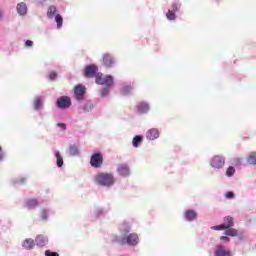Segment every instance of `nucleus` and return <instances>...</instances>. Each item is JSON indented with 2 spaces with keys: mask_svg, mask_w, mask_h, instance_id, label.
<instances>
[{
  "mask_svg": "<svg viewBox=\"0 0 256 256\" xmlns=\"http://www.w3.org/2000/svg\"><path fill=\"white\" fill-rule=\"evenodd\" d=\"M90 165L94 169H99L103 167V154L101 153H94L90 158Z\"/></svg>",
  "mask_w": 256,
  "mask_h": 256,
  "instance_id": "7ed1b4c3",
  "label": "nucleus"
},
{
  "mask_svg": "<svg viewBox=\"0 0 256 256\" xmlns=\"http://www.w3.org/2000/svg\"><path fill=\"white\" fill-rule=\"evenodd\" d=\"M223 225L226 227V229H230L231 227H233V225H235L233 217H231V216L224 217Z\"/></svg>",
  "mask_w": 256,
  "mask_h": 256,
  "instance_id": "f3484780",
  "label": "nucleus"
},
{
  "mask_svg": "<svg viewBox=\"0 0 256 256\" xmlns=\"http://www.w3.org/2000/svg\"><path fill=\"white\" fill-rule=\"evenodd\" d=\"M55 21L57 23L58 29H61V27H63V17L60 14H57L55 16Z\"/></svg>",
  "mask_w": 256,
  "mask_h": 256,
  "instance_id": "bb28decb",
  "label": "nucleus"
},
{
  "mask_svg": "<svg viewBox=\"0 0 256 256\" xmlns=\"http://www.w3.org/2000/svg\"><path fill=\"white\" fill-rule=\"evenodd\" d=\"M25 47H33V41L27 40V41L25 42Z\"/></svg>",
  "mask_w": 256,
  "mask_h": 256,
  "instance_id": "a19ab883",
  "label": "nucleus"
},
{
  "mask_svg": "<svg viewBox=\"0 0 256 256\" xmlns=\"http://www.w3.org/2000/svg\"><path fill=\"white\" fill-rule=\"evenodd\" d=\"M166 17L169 21H175L177 19V16L175 15V12L173 10H168L166 13Z\"/></svg>",
  "mask_w": 256,
  "mask_h": 256,
  "instance_id": "a878e982",
  "label": "nucleus"
},
{
  "mask_svg": "<svg viewBox=\"0 0 256 256\" xmlns=\"http://www.w3.org/2000/svg\"><path fill=\"white\" fill-rule=\"evenodd\" d=\"M141 141H143L141 136H135L132 141L133 147H139V143H141Z\"/></svg>",
  "mask_w": 256,
  "mask_h": 256,
  "instance_id": "c85d7f7f",
  "label": "nucleus"
},
{
  "mask_svg": "<svg viewBox=\"0 0 256 256\" xmlns=\"http://www.w3.org/2000/svg\"><path fill=\"white\" fill-rule=\"evenodd\" d=\"M226 199H235V193L233 192H227L225 194Z\"/></svg>",
  "mask_w": 256,
  "mask_h": 256,
  "instance_id": "c9c22d12",
  "label": "nucleus"
},
{
  "mask_svg": "<svg viewBox=\"0 0 256 256\" xmlns=\"http://www.w3.org/2000/svg\"><path fill=\"white\" fill-rule=\"evenodd\" d=\"M57 126L61 127L63 129V131H65L67 129V125H65V123H58Z\"/></svg>",
  "mask_w": 256,
  "mask_h": 256,
  "instance_id": "79ce46f5",
  "label": "nucleus"
},
{
  "mask_svg": "<svg viewBox=\"0 0 256 256\" xmlns=\"http://www.w3.org/2000/svg\"><path fill=\"white\" fill-rule=\"evenodd\" d=\"M25 181H27V179H25V178H21V179L19 180V182L22 183V184L25 183Z\"/></svg>",
  "mask_w": 256,
  "mask_h": 256,
  "instance_id": "c03bdc74",
  "label": "nucleus"
},
{
  "mask_svg": "<svg viewBox=\"0 0 256 256\" xmlns=\"http://www.w3.org/2000/svg\"><path fill=\"white\" fill-rule=\"evenodd\" d=\"M48 242L49 240L47 239V237L43 235H38L35 239V243L38 247H45V245H47Z\"/></svg>",
  "mask_w": 256,
  "mask_h": 256,
  "instance_id": "ddd939ff",
  "label": "nucleus"
},
{
  "mask_svg": "<svg viewBox=\"0 0 256 256\" xmlns=\"http://www.w3.org/2000/svg\"><path fill=\"white\" fill-rule=\"evenodd\" d=\"M56 105L59 109H68V107H71V98L69 96H61L57 99Z\"/></svg>",
  "mask_w": 256,
  "mask_h": 256,
  "instance_id": "423d86ee",
  "label": "nucleus"
},
{
  "mask_svg": "<svg viewBox=\"0 0 256 256\" xmlns=\"http://www.w3.org/2000/svg\"><path fill=\"white\" fill-rule=\"evenodd\" d=\"M233 175H235V168L233 166H230L226 170V176L233 177Z\"/></svg>",
  "mask_w": 256,
  "mask_h": 256,
  "instance_id": "7c9ffc66",
  "label": "nucleus"
},
{
  "mask_svg": "<svg viewBox=\"0 0 256 256\" xmlns=\"http://www.w3.org/2000/svg\"><path fill=\"white\" fill-rule=\"evenodd\" d=\"M56 157V163L58 167H63V156H61V153L59 151L55 152Z\"/></svg>",
  "mask_w": 256,
  "mask_h": 256,
  "instance_id": "5701e85b",
  "label": "nucleus"
},
{
  "mask_svg": "<svg viewBox=\"0 0 256 256\" xmlns=\"http://www.w3.org/2000/svg\"><path fill=\"white\" fill-rule=\"evenodd\" d=\"M41 105H42V102H41V99L37 98L35 101H34V109H41Z\"/></svg>",
  "mask_w": 256,
  "mask_h": 256,
  "instance_id": "473e14b6",
  "label": "nucleus"
},
{
  "mask_svg": "<svg viewBox=\"0 0 256 256\" xmlns=\"http://www.w3.org/2000/svg\"><path fill=\"white\" fill-rule=\"evenodd\" d=\"M41 219H42V221H47V211H45V210L42 211Z\"/></svg>",
  "mask_w": 256,
  "mask_h": 256,
  "instance_id": "4c0bfd02",
  "label": "nucleus"
},
{
  "mask_svg": "<svg viewBox=\"0 0 256 256\" xmlns=\"http://www.w3.org/2000/svg\"><path fill=\"white\" fill-rule=\"evenodd\" d=\"M103 65L105 67H113L115 65V58L111 54H105L103 57Z\"/></svg>",
  "mask_w": 256,
  "mask_h": 256,
  "instance_id": "9d476101",
  "label": "nucleus"
},
{
  "mask_svg": "<svg viewBox=\"0 0 256 256\" xmlns=\"http://www.w3.org/2000/svg\"><path fill=\"white\" fill-rule=\"evenodd\" d=\"M215 256H231V251L225 249V246L219 245L214 252Z\"/></svg>",
  "mask_w": 256,
  "mask_h": 256,
  "instance_id": "1a4fd4ad",
  "label": "nucleus"
},
{
  "mask_svg": "<svg viewBox=\"0 0 256 256\" xmlns=\"http://www.w3.org/2000/svg\"><path fill=\"white\" fill-rule=\"evenodd\" d=\"M107 95H109V87H106L101 91V97H107Z\"/></svg>",
  "mask_w": 256,
  "mask_h": 256,
  "instance_id": "f704fd0d",
  "label": "nucleus"
},
{
  "mask_svg": "<svg viewBox=\"0 0 256 256\" xmlns=\"http://www.w3.org/2000/svg\"><path fill=\"white\" fill-rule=\"evenodd\" d=\"M224 235H227L228 237H237V235H239V231L230 227L225 230Z\"/></svg>",
  "mask_w": 256,
  "mask_h": 256,
  "instance_id": "a211bd4d",
  "label": "nucleus"
},
{
  "mask_svg": "<svg viewBox=\"0 0 256 256\" xmlns=\"http://www.w3.org/2000/svg\"><path fill=\"white\" fill-rule=\"evenodd\" d=\"M117 173L122 177H128L130 173L129 166L127 164H120L117 168Z\"/></svg>",
  "mask_w": 256,
  "mask_h": 256,
  "instance_id": "9b49d317",
  "label": "nucleus"
},
{
  "mask_svg": "<svg viewBox=\"0 0 256 256\" xmlns=\"http://www.w3.org/2000/svg\"><path fill=\"white\" fill-rule=\"evenodd\" d=\"M234 165H241V159L235 158L234 159Z\"/></svg>",
  "mask_w": 256,
  "mask_h": 256,
  "instance_id": "37998d69",
  "label": "nucleus"
},
{
  "mask_svg": "<svg viewBox=\"0 0 256 256\" xmlns=\"http://www.w3.org/2000/svg\"><path fill=\"white\" fill-rule=\"evenodd\" d=\"M97 71H99V68L96 65H88L85 67L84 76H86L89 79L93 77L97 79V75H99Z\"/></svg>",
  "mask_w": 256,
  "mask_h": 256,
  "instance_id": "39448f33",
  "label": "nucleus"
},
{
  "mask_svg": "<svg viewBox=\"0 0 256 256\" xmlns=\"http://www.w3.org/2000/svg\"><path fill=\"white\" fill-rule=\"evenodd\" d=\"M1 149H2V148H1V146H0V151H1Z\"/></svg>",
  "mask_w": 256,
  "mask_h": 256,
  "instance_id": "49530a36",
  "label": "nucleus"
},
{
  "mask_svg": "<svg viewBox=\"0 0 256 256\" xmlns=\"http://www.w3.org/2000/svg\"><path fill=\"white\" fill-rule=\"evenodd\" d=\"M55 13H57V7L55 5H51L47 11L48 19H53V17H55Z\"/></svg>",
  "mask_w": 256,
  "mask_h": 256,
  "instance_id": "6ab92c4d",
  "label": "nucleus"
},
{
  "mask_svg": "<svg viewBox=\"0 0 256 256\" xmlns=\"http://www.w3.org/2000/svg\"><path fill=\"white\" fill-rule=\"evenodd\" d=\"M96 83L97 85H105V87H113V76L103 77V74H97Z\"/></svg>",
  "mask_w": 256,
  "mask_h": 256,
  "instance_id": "20e7f679",
  "label": "nucleus"
},
{
  "mask_svg": "<svg viewBox=\"0 0 256 256\" xmlns=\"http://www.w3.org/2000/svg\"><path fill=\"white\" fill-rule=\"evenodd\" d=\"M146 137L150 141H155V139H158V137H159V130H157L155 128L148 130L146 133Z\"/></svg>",
  "mask_w": 256,
  "mask_h": 256,
  "instance_id": "f8f14e48",
  "label": "nucleus"
},
{
  "mask_svg": "<svg viewBox=\"0 0 256 256\" xmlns=\"http://www.w3.org/2000/svg\"><path fill=\"white\" fill-rule=\"evenodd\" d=\"M120 232L123 234V235H127V233H130L131 232V226L127 223H123L120 225Z\"/></svg>",
  "mask_w": 256,
  "mask_h": 256,
  "instance_id": "412c9836",
  "label": "nucleus"
},
{
  "mask_svg": "<svg viewBox=\"0 0 256 256\" xmlns=\"http://www.w3.org/2000/svg\"><path fill=\"white\" fill-rule=\"evenodd\" d=\"M185 217L187 221H195V219H197V212L194 210H187L185 212Z\"/></svg>",
  "mask_w": 256,
  "mask_h": 256,
  "instance_id": "dca6fc26",
  "label": "nucleus"
},
{
  "mask_svg": "<svg viewBox=\"0 0 256 256\" xmlns=\"http://www.w3.org/2000/svg\"><path fill=\"white\" fill-rule=\"evenodd\" d=\"M49 79H50V81H55V79H57V72H55V71L50 72Z\"/></svg>",
  "mask_w": 256,
  "mask_h": 256,
  "instance_id": "72a5a7b5",
  "label": "nucleus"
},
{
  "mask_svg": "<svg viewBox=\"0 0 256 256\" xmlns=\"http://www.w3.org/2000/svg\"><path fill=\"white\" fill-rule=\"evenodd\" d=\"M90 109H93V105L92 104H86L84 106V111H89Z\"/></svg>",
  "mask_w": 256,
  "mask_h": 256,
  "instance_id": "58836bf2",
  "label": "nucleus"
},
{
  "mask_svg": "<svg viewBox=\"0 0 256 256\" xmlns=\"http://www.w3.org/2000/svg\"><path fill=\"white\" fill-rule=\"evenodd\" d=\"M131 91H133V86H131V85H126L122 89L123 95H129L131 93Z\"/></svg>",
  "mask_w": 256,
  "mask_h": 256,
  "instance_id": "cd10ccee",
  "label": "nucleus"
},
{
  "mask_svg": "<svg viewBox=\"0 0 256 256\" xmlns=\"http://www.w3.org/2000/svg\"><path fill=\"white\" fill-rule=\"evenodd\" d=\"M22 247L24 249H27L28 251H31V249H33V247H35V241L31 238H27L23 241Z\"/></svg>",
  "mask_w": 256,
  "mask_h": 256,
  "instance_id": "4468645a",
  "label": "nucleus"
},
{
  "mask_svg": "<svg viewBox=\"0 0 256 256\" xmlns=\"http://www.w3.org/2000/svg\"><path fill=\"white\" fill-rule=\"evenodd\" d=\"M118 243L120 245H131L135 247V245L139 244V236L136 233H131L128 236L118 240Z\"/></svg>",
  "mask_w": 256,
  "mask_h": 256,
  "instance_id": "f03ea898",
  "label": "nucleus"
},
{
  "mask_svg": "<svg viewBox=\"0 0 256 256\" xmlns=\"http://www.w3.org/2000/svg\"><path fill=\"white\" fill-rule=\"evenodd\" d=\"M210 165L214 169H221L225 166V158L223 156L216 155L212 158Z\"/></svg>",
  "mask_w": 256,
  "mask_h": 256,
  "instance_id": "0eeeda50",
  "label": "nucleus"
},
{
  "mask_svg": "<svg viewBox=\"0 0 256 256\" xmlns=\"http://www.w3.org/2000/svg\"><path fill=\"white\" fill-rule=\"evenodd\" d=\"M16 9L19 15H27V4L24 2L19 3Z\"/></svg>",
  "mask_w": 256,
  "mask_h": 256,
  "instance_id": "2eb2a0df",
  "label": "nucleus"
},
{
  "mask_svg": "<svg viewBox=\"0 0 256 256\" xmlns=\"http://www.w3.org/2000/svg\"><path fill=\"white\" fill-rule=\"evenodd\" d=\"M212 231H225L227 228L224 226V224H220L217 226L211 227Z\"/></svg>",
  "mask_w": 256,
  "mask_h": 256,
  "instance_id": "2f4dec72",
  "label": "nucleus"
},
{
  "mask_svg": "<svg viewBox=\"0 0 256 256\" xmlns=\"http://www.w3.org/2000/svg\"><path fill=\"white\" fill-rule=\"evenodd\" d=\"M247 161L250 165H256V153L255 152H252L248 158H247Z\"/></svg>",
  "mask_w": 256,
  "mask_h": 256,
  "instance_id": "393cba45",
  "label": "nucleus"
},
{
  "mask_svg": "<svg viewBox=\"0 0 256 256\" xmlns=\"http://www.w3.org/2000/svg\"><path fill=\"white\" fill-rule=\"evenodd\" d=\"M45 255H46V256H59V253H57V252H51V251H49V250H46V251H45Z\"/></svg>",
  "mask_w": 256,
  "mask_h": 256,
  "instance_id": "e433bc0d",
  "label": "nucleus"
},
{
  "mask_svg": "<svg viewBox=\"0 0 256 256\" xmlns=\"http://www.w3.org/2000/svg\"><path fill=\"white\" fill-rule=\"evenodd\" d=\"M1 161H3V156H0V163H1Z\"/></svg>",
  "mask_w": 256,
  "mask_h": 256,
  "instance_id": "a18cd8bd",
  "label": "nucleus"
},
{
  "mask_svg": "<svg viewBox=\"0 0 256 256\" xmlns=\"http://www.w3.org/2000/svg\"><path fill=\"white\" fill-rule=\"evenodd\" d=\"M95 183L98 185H102L103 187H111L113 183H115V178L113 177V174L109 173H98L94 177Z\"/></svg>",
  "mask_w": 256,
  "mask_h": 256,
  "instance_id": "f257e3e1",
  "label": "nucleus"
},
{
  "mask_svg": "<svg viewBox=\"0 0 256 256\" xmlns=\"http://www.w3.org/2000/svg\"><path fill=\"white\" fill-rule=\"evenodd\" d=\"M69 153L72 157H75L76 155H79V148L75 145H72L69 147Z\"/></svg>",
  "mask_w": 256,
  "mask_h": 256,
  "instance_id": "b1692460",
  "label": "nucleus"
},
{
  "mask_svg": "<svg viewBox=\"0 0 256 256\" xmlns=\"http://www.w3.org/2000/svg\"><path fill=\"white\" fill-rule=\"evenodd\" d=\"M220 240L221 241H226V243H229V241H231V239L229 237H227V236H221Z\"/></svg>",
  "mask_w": 256,
  "mask_h": 256,
  "instance_id": "ea45409f",
  "label": "nucleus"
},
{
  "mask_svg": "<svg viewBox=\"0 0 256 256\" xmlns=\"http://www.w3.org/2000/svg\"><path fill=\"white\" fill-rule=\"evenodd\" d=\"M26 207H28V209H31L33 207H39V202L37 201V199H28L25 202Z\"/></svg>",
  "mask_w": 256,
  "mask_h": 256,
  "instance_id": "aec40b11",
  "label": "nucleus"
},
{
  "mask_svg": "<svg viewBox=\"0 0 256 256\" xmlns=\"http://www.w3.org/2000/svg\"><path fill=\"white\" fill-rule=\"evenodd\" d=\"M179 9H181V2L180 1H174L172 3V11L177 12L179 11Z\"/></svg>",
  "mask_w": 256,
  "mask_h": 256,
  "instance_id": "c756f323",
  "label": "nucleus"
},
{
  "mask_svg": "<svg viewBox=\"0 0 256 256\" xmlns=\"http://www.w3.org/2000/svg\"><path fill=\"white\" fill-rule=\"evenodd\" d=\"M139 113H147L149 111V104L142 102L138 105Z\"/></svg>",
  "mask_w": 256,
  "mask_h": 256,
  "instance_id": "4be33fe9",
  "label": "nucleus"
},
{
  "mask_svg": "<svg viewBox=\"0 0 256 256\" xmlns=\"http://www.w3.org/2000/svg\"><path fill=\"white\" fill-rule=\"evenodd\" d=\"M85 93H87V88H85V86L83 85L75 86L74 95L77 101L83 100V97H85Z\"/></svg>",
  "mask_w": 256,
  "mask_h": 256,
  "instance_id": "6e6552de",
  "label": "nucleus"
}]
</instances>
